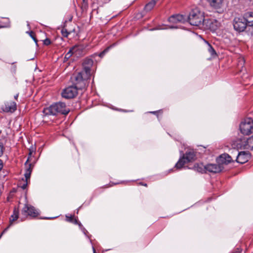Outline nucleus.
Returning <instances> with one entry per match:
<instances>
[{"label": "nucleus", "instance_id": "c756f323", "mask_svg": "<svg viewBox=\"0 0 253 253\" xmlns=\"http://www.w3.org/2000/svg\"><path fill=\"white\" fill-rule=\"evenodd\" d=\"M3 167V163L1 160H0V170L2 169Z\"/></svg>", "mask_w": 253, "mask_h": 253}, {"label": "nucleus", "instance_id": "f704fd0d", "mask_svg": "<svg viewBox=\"0 0 253 253\" xmlns=\"http://www.w3.org/2000/svg\"><path fill=\"white\" fill-rule=\"evenodd\" d=\"M151 113L152 114H156L157 113V111H153V112H151Z\"/></svg>", "mask_w": 253, "mask_h": 253}, {"label": "nucleus", "instance_id": "ea45409f", "mask_svg": "<svg viewBox=\"0 0 253 253\" xmlns=\"http://www.w3.org/2000/svg\"><path fill=\"white\" fill-rule=\"evenodd\" d=\"M1 133V130H0V134Z\"/></svg>", "mask_w": 253, "mask_h": 253}, {"label": "nucleus", "instance_id": "ddd939ff", "mask_svg": "<svg viewBox=\"0 0 253 253\" xmlns=\"http://www.w3.org/2000/svg\"><path fill=\"white\" fill-rule=\"evenodd\" d=\"M217 161L221 166L222 164L227 165L233 161L231 156L228 154L224 153L218 157Z\"/></svg>", "mask_w": 253, "mask_h": 253}, {"label": "nucleus", "instance_id": "7ed1b4c3", "mask_svg": "<svg viewBox=\"0 0 253 253\" xmlns=\"http://www.w3.org/2000/svg\"><path fill=\"white\" fill-rule=\"evenodd\" d=\"M188 21L193 26H200L205 21L203 13L198 9L192 10L188 16Z\"/></svg>", "mask_w": 253, "mask_h": 253}, {"label": "nucleus", "instance_id": "4c0bfd02", "mask_svg": "<svg viewBox=\"0 0 253 253\" xmlns=\"http://www.w3.org/2000/svg\"><path fill=\"white\" fill-rule=\"evenodd\" d=\"M28 163V160L25 163V165L26 166L27 165V163Z\"/></svg>", "mask_w": 253, "mask_h": 253}, {"label": "nucleus", "instance_id": "423d86ee", "mask_svg": "<svg viewBox=\"0 0 253 253\" xmlns=\"http://www.w3.org/2000/svg\"><path fill=\"white\" fill-rule=\"evenodd\" d=\"M26 167H27L25 169V172L24 173L25 178H22L21 180L20 181L18 184V187L23 190L26 189L28 184L30 183V177L33 166L32 164H29Z\"/></svg>", "mask_w": 253, "mask_h": 253}, {"label": "nucleus", "instance_id": "e433bc0d", "mask_svg": "<svg viewBox=\"0 0 253 253\" xmlns=\"http://www.w3.org/2000/svg\"><path fill=\"white\" fill-rule=\"evenodd\" d=\"M85 231H86L85 230V228H84V233H85Z\"/></svg>", "mask_w": 253, "mask_h": 253}, {"label": "nucleus", "instance_id": "0eeeda50", "mask_svg": "<svg viewBox=\"0 0 253 253\" xmlns=\"http://www.w3.org/2000/svg\"><path fill=\"white\" fill-rule=\"evenodd\" d=\"M233 24L235 30L238 32L244 31L247 26L243 17H235L233 20Z\"/></svg>", "mask_w": 253, "mask_h": 253}, {"label": "nucleus", "instance_id": "4468645a", "mask_svg": "<svg viewBox=\"0 0 253 253\" xmlns=\"http://www.w3.org/2000/svg\"><path fill=\"white\" fill-rule=\"evenodd\" d=\"M186 20V18L182 15L177 14L171 16L169 21L170 23L177 24L178 23H184Z\"/></svg>", "mask_w": 253, "mask_h": 253}, {"label": "nucleus", "instance_id": "39448f33", "mask_svg": "<svg viewBox=\"0 0 253 253\" xmlns=\"http://www.w3.org/2000/svg\"><path fill=\"white\" fill-rule=\"evenodd\" d=\"M75 81V86L72 85L65 88L62 92V96L66 99L73 98L78 94V89H82L79 87V85L77 84V81Z\"/></svg>", "mask_w": 253, "mask_h": 253}, {"label": "nucleus", "instance_id": "58836bf2", "mask_svg": "<svg viewBox=\"0 0 253 253\" xmlns=\"http://www.w3.org/2000/svg\"><path fill=\"white\" fill-rule=\"evenodd\" d=\"M209 22H210V23H212V22L211 20H210Z\"/></svg>", "mask_w": 253, "mask_h": 253}, {"label": "nucleus", "instance_id": "c85d7f7f", "mask_svg": "<svg viewBox=\"0 0 253 253\" xmlns=\"http://www.w3.org/2000/svg\"><path fill=\"white\" fill-rule=\"evenodd\" d=\"M109 48V47H108V48H106L105 50H104L102 52H101L100 53L99 56L100 57L103 56L108 51Z\"/></svg>", "mask_w": 253, "mask_h": 253}, {"label": "nucleus", "instance_id": "cd10ccee", "mask_svg": "<svg viewBox=\"0 0 253 253\" xmlns=\"http://www.w3.org/2000/svg\"><path fill=\"white\" fill-rule=\"evenodd\" d=\"M43 44L45 45H48L50 44V43H51V41H50V39H49L48 38H46V39L43 40Z\"/></svg>", "mask_w": 253, "mask_h": 253}, {"label": "nucleus", "instance_id": "6e6552de", "mask_svg": "<svg viewBox=\"0 0 253 253\" xmlns=\"http://www.w3.org/2000/svg\"><path fill=\"white\" fill-rule=\"evenodd\" d=\"M21 213L23 215H29L33 217H37L39 214L38 211L33 206L28 204L25 205Z\"/></svg>", "mask_w": 253, "mask_h": 253}, {"label": "nucleus", "instance_id": "f257e3e1", "mask_svg": "<svg viewBox=\"0 0 253 253\" xmlns=\"http://www.w3.org/2000/svg\"><path fill=\"white\" fill-rule=\"evenodd\" d=\"M93 64V61L91 59L85 58L83 63V70L73 75V78L77 81L80 88H84L88 85V80L91 76V68Z\"/></svg>", "mask_w": 253, "mask_h": 253}, {"label": "nucleus", "instance_id": "412c9836", "mask_svg": "<svg viewBox=\"0 0 253 253\" xmlns=\"http://www.w3.org/2000/svg\"><path fill=\"white\" fill-rule=\"evenodd\" d=\"M244 147L246 149L253 150V135L246 140Z\"/></svg>", "mask_w": 253, "mask_h": 253}, {"label": "nucleus", "instance_id": "1a4fd4ad", "mask_svg": "<svg viewBox=\"0 0 253 253\" xmlns=\"http://www.w3.org/2000/svg\"><path fill=\"white\" fill-rule=\"evenodd\" d=\"M1 109L3 112L13 113L17 109L16 103L14 101L6 102L2 105Z\"/></svg>", "mask_w": 253, "mask_h": 253}, {"label": "nucleus", "instance_id": "5701e85b", "mask_svg": "<svg viewBox=\"0 0 253 253\" xmlns=\"http://www.w3.org/2000/svg\"><path fill=\"white\" fill-rule=\"evenodd\" d=\"M156 4V1L155 0H152L148 3L145 6V10L149 11L152 10Z\"/></svg>", "mask_w": 253, "mask_h": 253}, {"label": "nucleus", "instance_id": "f8f14e48", "mask_svg": "<svg viewBox=\"0 0 253 253\" xmlns=\"http://www.w3.org/2000/svg\"><path fill=\"white\" fill-rule=\"evenodd\" d=\"M205 168L206 171H208L210 172L217 173L222 170L223 167L219 164L218 165L210 164L206 165Z\"/></svg>", "mask_w": 253, "mask_h": 253}, {"label": "nucleus", "instance_id": "4be33fe9", "mask_svg": "<svg viewBox=\"0 0 253 253\" xmlns=\"http://www.w3.org/2000/svg\"><path fill=\"white\" fill-rule=\"evenodd\" d=\"M193 169L195 170L204 173L206 172V169L205 166H204L202 164H196L194 165Z\"/></svg>", "mask_w": 253, "mask_h": 253}, {"label": "nucleus", "instance_id": "2f4dec72", "mask_svg": "<svg viewBox=\"0 0 253 253\" xmlns=\"http://www.w3.org/2000/svg\"><path fill=\"white\" fill-rule=\"evenodd\" d=\"M83 3L84 4H87V0H83Z\"/></svg>", "mask_w": 253, "mask_h": 253}, {"label": "nucleus", "instance_id": "7c9ffc66", "mask_svg": "<svg viewBox=\"0 0 253 253\" xmlns=\"http://www.w3.org/2000/svg\"><path fill=\"white\" fill-rule=\"evenodd\" d=\"M69 58H68L67 56L65 55L64 58V62H66Z\"/></svg>", "mask_w": 253, "mask_h": 253}, {"label": "nucleus", "instance_id": "2eb2a0df", "mask_svg": "<svg viewBox=\"0 0 253 253\" xmlns=\"http://www.w3.org/2000/svg\"><path fill=\"white\" fill-rule=\"evenodd\" d=\"M210 5L216 10H220L223 0H207Z\"/></svg>", "mask_w": 253, "mask_h": 253}, {"label": "nucleus", "instance_id": "b1692460", "mask_svg": "<svg viewBox=\"0 0 253 253\" xmlns=\"http://www.w3.org/2000/svg\"><path fill=\"white\" fill-rule=\"evenodd\" d=\"M204 41L207 44V45L208 46V51L209 52V53L211 54V55H212V56L216 55V53L215 52V50L213 48V47L211 46V45L207 41L205 40Z\"/></svg>", "mask_w": 253, "mask_h": 253}, {"label": "nucleus", "instance_id": "dca6fc26", "mask_svg": "<svg viewBox=\"0 0 253 253\" xmlns=\"http://www.w3.org/2000/svg\"><path fill=\"white\" fill-rule=\"evenodd\" d=\"M243 18H245L246 23L248 26H253V12H248L244 14Z\"/></svg>", "mask_w": 253, "mask_h": 253}, {"label": "nucleus", "instance_id": "473e14b6", "mask_svg": "<svg viewBox=\"0 0 253 253\" xmlns=\"http://www.w3.org/2000/svg\"><path fill=\"white\" fill-rule=\"evenodd\" d=\"M140 184H141V185H142L143 186H144L145 187L147 186V184L146 183H140Z\"/></svg>", "mask_w": 253, "mask_h": 253}, {"label": "nucleus", "instance_id": "9b49d317", "mask_svg": "<svg viewBox=\"0 0 253 253\" xmlns=\"http://www.w3.org/2000/svg\"><path fill=\"white\" fill-rule=\"evenodd\" d=\"M83 47L81 46H75L70 49L69 51L65 54V56L70 58L72 55L76 56H82L83 53Z\"/></svg>", "mask_w": 253, "mask_h": 253}, {"label": "nucleus", "instance_id": "aec40b11", "mask_svg": "<svg viewBox=\"0 0 253 253\" xmlns=\"http://www.w3.org/2000/svg\"><path fill=\"white\" fill-rule=\"evenodd\" d=\"M66 220L68 222L73 223L75 224H78L80 227H82V224L78 220L74 215H66Z\"/></svg>", "mask_w": 253, "mask_h": 253}, {"label": "nucleus", "instance_id": "6ab92c4d", "mask_svg": "<svg viewBox=\"0 0 253 253\" xmlns=\"http://www.w3.org/2000/svg\"><path fill=\"white\" fill-rule=\"evenodd\" d=\"M188 163L187 161L182 156V157L179 158L178 162L175 165V168L177 169H181Z\"/></svg>", "mask_w": 253, "mask_h": 253}, {"label": "nucleus", "instance_id": "bb28decb", "mask_svg": "<svg viewBox=\"0 0 253 253\" xmlns=\"http://www.w3.org/2000/svg\"><path fill=\"white\" fill-rule=\"evenodd\" d=\"M4 144L3 143L0 141V157H1L2 154H3V150H4Z\"/></svg>", "mask_w": 253, "mask_h": 253}, {"label": "nucleus", "instance_id": "a878e982", "mask_svg": "<svg viewBox=\"0 0 253 253\" xmlns=\"http://www.w3.org/2000/svg\"><path fill=\"white\" fill-rule=\"evenodd\" d=\"M61 34L63 37H68V35L70 34V32H69L66 29L63 28L61 30Z\"/></svg>", "mask_w": 253, "mask_h": 253}, {"label": "nucleus", "instance_id": "c9c22d12", "mask_svg": "<svg viewBox=\"0 0 253 253\" xmlns=\"http://www.w3.org/2000/svg\"><path fill=\"white\" fill-rule=\"evenodd\" d=\"M234 151H235V152L237 153L238 152V151L236 150V149H234Z\"/></svg>", "mask_w": 253, "mask_h": 253}, {"label": "nucleus", "instance_id": "393cba45", "mask_svg": "<svg viewBox=\"0 0 253 253\" xmlns=\"http://www.w3.org/2000/svg\"><path fill=\"white\" fill-rule=\"evenodd\" d=\"M27 33H28L30 35V36L33 39L34 42L36 43H37L38 40L36 39L35 33L33 31H29V32H27Z\"/></svg>", "mask_w": 253, "mask_h": 253}, {"label": "nucleus", "instance_id": "20e7f679", "mask_svg": "<svg viewBox=\"0 0 253 253\" xmlns=\"http://www.w3.org/2000/svg\"><path fill=\"white\" fill-rule=\"evenodd\" d=\"M240 129L244 135H249L253 133V120L251 118L245 119L241 123Z\"/></svg>", "mask_w": 253, "mask_h": 253}, {"label": "nucleus", "instance_id": "f3484780", "mask_svg": "<svg viewBox=\"0 0 253 253\" xmlns=\"http://www.w3.org/2000/svg\"><path fill=\"white\" fill-rule=\"evenodd\" d=\"M183 156L188 163L194 161L196 158L195 153L193 150L187 151Z\"/></svg>", "mask_w": 253, "mask_h": 253}, {"label": "nucleus", "instance_id": "a211bd4d", "mask_svg": "<svg viewBox=\"0 0 253 253\" xmlns=\"http://www.w3.org/2000/svg\"><path fill=\"white\" fill-rule=\"evenodd\" d=\"M19 217V210L18 208H14L12 214L9 218V226H11L14 221H16Z\"/></svg>", "mask_w": 253, "mask_h": 253}, {"label": "nucleus", "instance_id": "f03ea898", "mask_svg": "<svg viewBox=\"0 0 253 253\" xmlns=\"http://www.w3.org/2000/svg\"><path fill=\"white\" fill-rule=\"evenodd\" d=\"M69 112L70 110L65 103L58 102L53 103L47 107L44 108L42 113L43 121H45L46 117L49 116H56L59 114L67 115Z\"/></svg>", "mask_w": 253, "mask_h": 253}, {"label": "nucleus", "instance_id": "72a5a7b5", "mask_svg": "<svg viewBox=\"0 0 253 253\" xmlns=\"http://www.w3.org/2000/svg\"><path fill=\"white\" fill-rule=\"evenodd\" d=\"M18 95H19V94H16V95L14 96V98H15V99H17V98H18Z\"/></svg>", "mask_w": 253, "mask_h": 253}, {"label": "nucleus", "instance_id": "9d476101", "mask_svg": "<svg viewBox=\"0 0 253 253\" xmlns=\"http://www.w3.org/2000/svg\"><path fill=\"white\" fill-rule=\"evenodd\" d=\"M250 156L251 155L249 152L241 151L238 153L236 161L237 163L243 164L249 161Z\"/></svg>", "mask_w": 253, "mask_h": 253}]
</instances>
